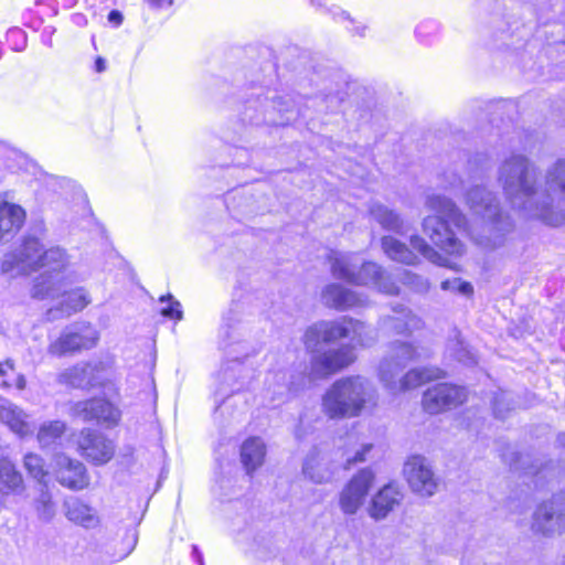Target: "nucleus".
<instances>
[{
	"label": "nucleus",
	"instance_id": "7",
	"mask_svg": "<svg viewBox=\"0 0 565 565\" xmlns=\"http://www.w3.org/2000/svg\"><path fill=\"white\" fill-rule=\"evenodd\" d=\"M428 356L427 350L415 347L411 342L394 341L388 345L387 355L380 363V379L383 383L394 385L396 377L401 375L408 363Z\"/></svg>",
	"mask_w": 565,
	"mask_h": 565
},
{
	"label": "nucleus",
	"instance_id": "54",
	"mask_svg": "<svg viewBox=\"0 0 565 565\" xmlns=\"http://www.w3.org/2000/svg\"><path fill=\"white\" fill-rule=\"evenodd\" d=\"M193 554L195 555L196 559H199V555H201V553L196 546H193Z\"/></svg>",
	"mask_w": 565,
	"mask_h": 565
},
{
	"label": "nucleus",
	"instance_id": "35",
	"mask_svg": "<svg viewBox=\"0 0 565 565\" xmlns=\"http://www.w3.org/2000/svg\"><path fill=\"white\" fill-rule=\"evenodd\" d=\"M23 466L28 473L36 479L39 482H43L46 470L44 469V460L36 454L29 452L24 456Z\"/></svg>",
	"mask_w": 565,
	"mask_h": 565
},
{
	"label": "nucleus",
	"instance_id": "13",
	"mask_svg": "<svg viewBox=\"0 0 565 565\" xmlns=\"http://www.w3.org/2000/svg\"><path fill=\"white\" fill-rule=\"evenodd\" d=\"M348 318L337 321H320L309 327L303 335L307 349L316 350L319 343H331L340 339L349 338Z\"/></svg>",
	"mask_w": 565,
	"mask_h": 565
},
{
	"label": "nucleus",
	"instance_id": "30",
	"mask_svg": "<svg viewBox=\"0 0 565 565\" xmlns=\"http://www.w3.org/2000/svg\"><path fill=\"white\" fill-rule=\"evenodd\" d=\"M349 338L358 345L371 347L377 340V333L374 328L352 318H348Z\"/></svg>",
	"mask_w": 565,
	"mask_h": 565
},
{
	"label": "nucleus",
	"instance_id": "43",
	"mask_svg": "<svg viewBox=\"0 0 565 565\" xmlns=\"http://www.w3.org/2000/svg\"><path fill=\"white\" fill-rule=\"evenodd\" d=\"M88 303H90V297L86 289H84V288L73 289V311H81Z\"/></svg>",
	"mask_w": 565,
	"mask_h": 565
},
{
	"label": "nucleus",
	"instance_id": "40",
	"mask_svg": "<svg viewBox=\"0 0 565 565\" xmlns=\"http://www.w3.org/2000/svg\"><path fill=\"white\" fill-rule=\"evenodd\" d=\"M89 482L86 467L82 462H73V490H82L88 487Z\"/></svg>",
	"mask_w": 565,
	"mask_h": 565
},
{
	"label": "nucleus",
	"instance_id": "6",
	"mask_svg": "<svg viewBox=\"0 0 565 565\" xmlns=\"http://www.w3.org/2000/svg\"><path fill=\"white\" fill-rule=\"evenodd\" d=\"M542 222L551 226L565 223V158L551 164L541 179Z\"/></svg>",
	"mask_w": 565,
	"mask_h": 565
},
{
	"label": "nucleus",
	"instance_id": "36",
	"mask_svg": "<svg viewBox=\"0 0 565 565\" xmlns=\"http://www.w3.org/2000/svg\"><path fill=\"white\" fill-rule=\"evenodd\" d=\"M71 351V331L65 329L61 335L54 340L49 347V353L53 356L61 358Z\"/></svg>",
	"mask_w": 565,
	"mask_h": 565
},
{
	"label": "nucleus",
	"instance_id": "45",
	"mask_svg": "<svg viewBox=\"0 0 565 565\" xmlns=\"http://www.w3.org/2000/svg\"><path fill=\"white\" fill-rule=\"evenodd\" d=\"M150 7L161 9L172 4L173 0H147Z\"/></svg>",
	"mask_w": 565,
	"mask_h": 565
},
{
	"label": "nucleus",
	"instance_id": "20",
	"mask_svg": "<svg viewBox=\"0 0 565 565\" xmlns=\"http://www.w3.org/2000/svg\"><path fill=\"white\" fill-rule=\"evenodd\" d=\"M444 376V371L438 367H415L403 376L396 377V384L384 383L391 391L399 392L416 388L426 382Z\"/></svg>",
	"mask_w": 565,
	"mask_h": 565
},
{
	"label": "nucleus",
	"instance_id": "31",
	"mask_svg": "<svg viewBox=\"0 0 565 565\" xmlns=\"http://www.w3.org/2000/svg\"><path fill=\"white\" fill-rule=\"evenodd\" d=\"M102 367L98 364L82 363L73 369V386L86 387L99 383Z\"/></svg>",
	"mask_w": 565,
	"mask_h": 565
},
{
	"label": "nucleus",
	"instance_id": "28",
	"mask_svg": "<svg viewBox=\"0 0 565 565\" xmlns=\"http://www.w3.org/2000/svg\"><path fill=\"white\" fill-rule=\"evenodd\" d=\"M409 243L413 249L417 250L424 258H426L430 263L441 267L454 269L456 271L459 270L456 263L451 262L446 256H443L433 246H430L422 236L412 235Z\"/></svg>",
	"mask_w": 565,
	"mask_h": 565
},
{
	"label": "nucleus",
	"instance_id": "9",
	"mask_svg": "<svg viewBox=\"0 0 565 565\" xmlns=\"http://www.w3.org/2000/svg\"><path fill=\"white\" fill-rule=\"evenodd\" d=\"M404 476L413 492L420 497H431L439 488V478L424 456H412L404 465Z\"/></svg>",
	"mask_w": 565,
	"mask_h": 565
},
{
	"label": "nucleus",
	"instance_id": "44",
	"mask_svg": "<svg viewBox=\"0 0 565 565\" xmlns=\"http://www.w3.org/2000/svg\"><path fill=\"white\" fill-rule=\"evenodd\" d=\"M372 449L371 444H365L362 446L360 450H358L353 457L348 456L347 458V465H355L358 462H363L365 460V454L369 452Z\"/></svg>",
	"mask_w": 565,
	"mask_h": 565
},
{
	"label": "nucleus",
	"instance_id": "23",
	"mask_svg": "<svg viewBox=\"0 0 565 565\" xmlns=\"http://www.w3.org/2000/svg\"><path fill=\"white\" fill-rule=\"evenodd\" d=\"M28 415L17 405L3 401L0 404V419L17 435L23 437L32 433L31 424L26 420Z\"/></svg>",
	"mask_w": 565,
	"mask_h": 565
},
{
	"label": "nucleus",
	"instance_id": "16",
	"mask_svg": "<svg viewBox=\"0 0 565 565\" xmlns=\"http://www.w3.org/2000/svg\"><path fill=\"white\" fill-rule=\"evenodd\" d=\"M322 302L337 310H348L356 307H364L367 299L358 292L339 284L326 286L321 292Z\"/></svg>",
	"mask_w": 565,
	"mask_h": 565
},
{
	"label": "nucleus",
	"instance_id": "50",
	"mask_svg": "<svg viewBox=\"0 0 565 565\" xmlns=\"http://www.w3.org/2000/svg\"><path fill=\"white\" fill-rule=\"evenodd\" d=\"M96 72L102 73L106 70V61L103 57H98L95 62Z\"/></svg>",
	"mask_w": 565,
	"mask_h": 565
},
{
	"label": "nucleus",
	"instance_id": "11",
	"mask_svg": "<svg viewBox=\"0 0 565 565\" xmlns=\"http://www.w3.org/2000/svg\"><path fill=\"white\" fill-rule=\"evenodd\" d=\"M467 398L463 387L447 383L429 387L423 396V407L429 414H438L461 405Z\"/></svg>",
	"mask_w": 565,
	"mask_h": 565
},
{
	"label": "nucleus",
	"instance_id": "49",
	"mask_svg": "<svg viewBox=\"0 0 565 565\" xmlns=\"http://www.w3.org/2000/svg\"><path fill=\"white\" fill-rule=\"evenodd\" d=\"M57 381L61 384L68 385L71 383V374L68 373V371L60 373L57 376Z\"/></svg>",
	"mask_w": 565,
	"mask_h": 565
},
{
	"label": "nucleus",
	"instance_id": "15",
	"mask_svg": "<svg viewBox=\"0 0 565 565\" xmlns=\"http://www.w3.org/2000/svg\"><path fill=\"white\" fill-rule=\"evenodd\" d=\"M73 411L83 416L85 420H96L107 426L116 425L120 418L118 408L103 398L77 403Z\"/></svg>",
	"mask_w": 565,
	"mask_h": 565
},
{
	"label": "nucleus",
	"instance_id": "53",
	"mask_svg": "<svg viewBox=\"0 0 565 565\" xmlns=\"http://www.w3.org/2000/svg\"><path fill=\"white\" fill-rule=\"evenodd\" d=\"M76 195H77L78 199L82 200L83 203H86V198H85V195L83 193L76 192Z\"/></svg>",
	"mask_w": 565,
	"mask_h": 565
},
{
	"label": "nucleus",
	"instance_id": "14",
	"mask_svg": "<svg viewBox=\"0 0 565 565\" xmlns=\"http://www.w3.org/2000/svg\"><path fill=\"white\" fill-rule=\"evenodd\" d=\"M355 354L352 348L342 347L317 355L312 362V372L318 376H328L352 364Z\"/></svg>",
	"mask_w": 565,
	"mask_h": 565
},
{
	"label": "nucleus",
	"instance_id": "17",
	"mask_svg": "<svg viewBox=\"0 0 565 565\" xmlns=\"http://www.w3.org/2000/svg\"><path fill=\"white\" fill-rule=\"evenodd\" d=\"M466 204L473 214L481 218L498 214L502 210L495 194L481 185H476L467 191Z\"/></svg>",
	"mask_w": 565,
	"mask_h": 565
},
{
	"label": "nucleus",
	"instance_id": "22",
	"mask_svg": "<svg viewBox=\"0 0 565 565\" xmlns=\"http://www.w3.org/2000/svg\"><path fill=\"white\" fill-rule=\"evenodd\" d=\"M302 473L310 481L321 484L331 480L333 469L327 459L315 449L307 455L302 466Z\"/></svg>",
	"mask_w": 565,
	"mask_h": 565
},
{
	"label": "nucleus",
	"instance_id": "46",
	"mask_svg": "<svg viewBox=\"0 0 565 565\" xmlns=\"http://www.w3.org/2000/svg\"><path fill=\"white\" fill-rule=\"evenodd\" d=\"M122 19V14L117 10H113L108 14V21L114 23L115 25L121 24Z\"/></svg>",
	"mask_w": 565,
	"mask_h": 565
},
{
	"label": "nucleus",
	"instance_id": "39",
	"mask_svg": "<svg viewBox=\"0 0 565 565\" xmlns=\"http://www.w3.org/2000/svg\"><path fill=\"white\" fill-rule=\"evenodd\" d=\"M160 302H169V306L161 309V315L170 318V319H177L181 320L183 317L182 310H181V303L173 298L172 295L168 294L164 296H161L159 298Z\"/></svg>",
	"mask_w": 565,
	"mask_h": 565
},
{
	"label": "nucleus",
	"instance_id": "5",
	"mask_svg": "<svg viewBox=\"0 0 565 565\" xmlns=\"http://www.w3.org/2000/svg\"><path fill=\"white\" fill-rule=\"evenodd\" d=\"M332 275L348 282L373 287L382 294L396 296L399 287L391 275L377 263L364 262L359 265L354 254L332 252L329 256Z\"/></svg>",
	"mask_w": 565,
	"mask_h": 565
},
{
	"label": "nucleus",
	"instance_id": "21",
	"mask_svg": "<svg viewBox=\"0 0 565 565\" xmlns=\"http://www.w3.org/2000/svg\"><path fill=\"white\" fill-rule=\"evenodd\" d=\"M24 220L25 212L21 206L0 200V243L14 235L22 227Z\"/></svg>",
	"mask_w": 565,
	"mask_h": 565
},
{
	"label": "nucleus",
	"instance_id": "10",
	"mask_svg": "<svg viewBox=\"0 0 565 565\" xmlns=\"http://www.w3.org/2000/svg\"><path fill=\"white\" fill-rule=\"evenodd\" d=\"M374 482V473L362 469L345 484L339 494V507L347 515H354L363 505Z\"/></svg>",
	"mask_w": 565,
	"mask_h": 565
},
{
	"label": "nucleus",
	"instance_id": "19",
	"mask_svg": "<svg viewBox=\"0 0 565 565\" xmlns=\"http://www.w3.org/2000/svg\"><path fill=\"white\" fill-rule=\"evenodd\" d=\"M403 494L392 484L383 487L373 498L369 507V515L376 520L385 519L397 505H399Z\"/></svg>",
	"mask_w": 565,
	"mask_h": 565
},
{
	"label": "nucleus",
	"instance_id": "37",
	"mask_svg": "<svg viewBox=\"0 0 565 565\" xmlns=\"http://www.w3.org/2000/svg\"><path fill=\"white\" fill-rule=\"evenodd\" d=\"M401 280L417 292H426L429 289V282L426 278L408 270L403 273Z\"/></svg>",
	"mask_w": 565,
	"mask_h": 565
},
{
	"label": "nucleus",
	"instance_id": "52",
	"mask_svg": "<svg viewBox=\"0 0 565 565\" xmlns=\"http://www.w3.org/2000/svg\"><path fill=\"white\" fill-rule=\"evenodd\" d=\"M26 381L23 375H18L15 386L19 390H23L25 387Z\"/></svg>",
	"mask_w": 565,
	"mask_h": 565
},
{
	"label": "nucleus",
	"instance_id": "48",
	"mask_svg": "<svg viewBox=\"0 0 565 565\" xmlns=\"http://www.w3.org/2000/svg\"><path fill=\"white\" fill-rule=\"evenodd\" d=\"M9 371H13V364L10 360H7L3 363H0V375L6 376Z\"/></svg>",
	"mask_w": 565,
	"mask_h": 565
},
{
	"label": "nucleus",
	"instance_id": "27",
	"mask_svg": "<svg viewBox=\"0 0 565 565\" xmlns=\"http://www.w3.org/2000/svg\"><path fill=\"white\" fill-rule=\"evenodd\" d=\"M381 245L384 254L394 262L405 265H416L418 263V257L413 249L393 236H383Z\"/></svg>",
	"mask_w": 565,
	"mask_h": 565
},
{
	"label": "nucleus",
	"instance_id": "29",
	"mask_svg": "<svg viewBox=\"0 0 565 565\" xmlns=\"http://www.w3.org/2000/svg\"><path fill=\"white\" fill-rule=\"evenodd\" d=\"M98 340L99 332L92 323L78 321L73 326V352L92 349Z\"/></svg>",
	"mask_w": 565,
	"mask_h": 565
},
{
	"label": "nucleus",
	"instance_id": "38",
	"mask_svg": "<svg viewBox=\"0 0 565 565\" xmlns=\"http://www.w3.org/2000/svg\"><path fill=\"white\" fill-rule=\"evenodd\" d=\"M440 287L443 290L455 291L468 297L473 294L472 285L468 281H462L460 278L444 280Z\"/></svg>",
	"mask_w": 565,
	"mask_h": 565
},
{
	"label": "nucleus",
	"instance_id": "55",
	"mask_svg": "<svg viewBox=\"0 0 565 565\" xmlns=\"http://www.w3.org/2000/svg\"><path fill=\"white\" fill-rule=\"evenodd\" d=\"M200 565H204L202 555H199V559H196Z\"/></svg>",
	"mask_w": 565,
	"mask_h": 565
},
{
	"label": "nucleus",
	"instance_id": "1",
	"mask_svg": "<svg viewBox=\"0 0 565 565\" xmlns=\"http://www.w3.org/2000/svg\"><path fill=\"white\" fill-rule=\"evenodd\" d=\"M428 210L439 215L426 216L422 228L431 243L448 255L460 257L465 254V245L450 230L449 223L467 232L471 241L480 248L492 252L503 247L514 231V222L503 210L492 216L482 218L480 226L468 227L466 215L450 199L431 194L426 198Z\"/></svg>",
	"mask_w": 565,
	"mask_h": 565
},
{
	"label": "nucleus",
	"instance_id": "25",
	"mask_svg": "<svg viewBox=\"0 0 565 565\" xmlns=\"http://www.w3.org/2000/svg\"><path fill=\"white\" fill-rule=\"evenodd\" d=\"M23 478L14 463L0 457V495L20 493L23 490Z\"/></svg>",
	"mask_w": 565,
	"mask_h": 565
},
{
	"label": "nucleus",
	"instance_id": "34",
	"mask_svg": "<svg viewBox=\"0 0 565 565\" xmlns=\"http://www.w3.org/2000/svg\"><path fill=\"white\" fill-rule=\"evenodd\" d=\"M448 351L452 356H455L459 362L472 365L477 363L475 354L469 350L468 345L460 339L459 335H456L448 343Z\"/></svg>",
	"mask_w": 565,
	"mask_h": 565
},
{
	"label": "nucleus",
	"instance_id": "41",
	"mask_svg": "<svg viewBox=\"0 0 565 565\" xmlns=\"http://www.w3.org/2000/svg\"><path fill=\"white\" fill-rule=\"evenodd\" d=\"M36 510L39 516L44 520H50L54 514L51 497L49 493L44 492L43 489H41V494L36 500Z\"/></svg>",
	"mask_w": 565,
	"mask_h": 565
},
{
	"label": "nucleus",
	"instance_id": "4",
	"mask_svg": "<svg viewBox=\"0 0 565 565\" xmlns=\"http://www.w3.org/2000/svg\"><path fill=\"white\" fill-rule=\"evenodd\" d=\"M374 403V388L362 376H347L337 380L323 394L322 413L331 419L351 418L361 415Z\"/></svg>",
	"mask_w": 565,
	"mask_h": 565
},
{
	"label": "nucleus",
	"instance_id": "32",
	"mask_svg": "<svg viewBox=\"0 0 565 565\" xmlns=\"http://www.w3.org/2000/svg\"><path fill=\"white\" fill-rule=\"evenodd\" d=\"M66 430V424L61 420H53L41 425L38 431V441L41 448H49L61 439Z\"/></svg>",
	"mask_w": 565,
	"mask_h": 565
},
{
	"label": "nucleus",
	"instance_id": "24",
	"mask_svg": "<svg viewBox=\"0 0 565 565\" xmlns=\"http://www.w3.org/2000/svg\"><path fill=\"white\" fill-rule=\"evenodd\" d=\"M265 456L266 446L260 438H248L241 447V460L248 475L264 463Z\"/></svg>",
	"mask_w": 565,
	"mask_h": 565
},
{
	"label": "nucleus",
	"instance_id": "2",
	"mask_svg": "<svg viewBox=\"0 0 565 565\" xmlns=\"http://www.w3.org/2000/svg\"><path fill=\"white\" fill-rule=\"evenodd\" d=\"M64 262L65 253L61 248L53 247L42 252L39 239L30 237L17 252L4 256L1 269L3 273L15 275L46 267L47 269L36 278L32 294L40 299L65 297L62 302L65 308L49 310V315L56 318L58 311L68 316L70 281L67 275L61 271L64 268Z\"/></svg>",
	"mask_w": 565,
	"mask_h": 565
},
{
	"label": "nucleus",
	"instance_id": "8",
	"mask_svg": "<svg viewBox=\"0 0 565 565\" xmlns=\"http://www.w3.org/2000/svg\"><path fill=\"white\" fill-rule=\"evenodd\" d=\"M531 529L543 535L559 534L565 531V491L554 494L536 508Z\"/></svg>",
	"mask_w": 565,
	"mask_h": 565
},
{
	"label": "nucleus",
	"instance_id": "42",
	"mask_svg": "<svg viewBox=\"0 0 565 565\" xmlns=\"http://www.w3.org/2000/svg\"><path fill=\"white\" fill-rule=\"evenodd\" d=\"M55 462L60 467V471H57L58 481L66 488H71V476L67 475L71 471V458L57 455Z\"/></svg>",
	"mask_w": 565,
	"mask_h": 565
},
{
	"label": "nucleus",
	"instance_id": "47",
	"mask_svg": "<svg viewBox=\"0 0 565 565\" xmlns=\"http://www.w3.org/2000/svg\"><path fill=\"white\" fill-rule=\"evenodd\" d=\"M462 184V180L457 177L456 174H452L451 175V180L449 181L447 188L450 189V190H456V189H459Z\"/></svg>",
	"mask_w": 565,
	"mask_h": 565
},
{
	"label": "nucleus",
	"instance_id": "26",
	"mask_svg": "<svg viewBox=\"0 0 565 565\" xmlns=\"http://www.w3.org/2000/svg\"><path fill=\"white\" fill-rule=\"evenodd\" d=\"M371 217L377 222L384 230L392 231L397 234H404L405 223L399 214L388 209L382 203L374 202L369 207Z\"/></svg>",
	"mask_w": 565,
	"mask_h": 565
},
{
	"label": "nucleus",
	"instance_id": "3",
	"mask_svg": "<svg viewBox=\"0 0 565 565\" xmlns=\"http://www.w3.org/2000/svg\"><path fill=\"white\" fill-rule=\"evenodd\" d=\"M497 181L513 210L526 218L542 222L541 179L530 158L521 153L509 154L498 168Z\"/></svg>",
	"mask_w": 565,
	"mask_h": 565
},
{
	"label": "nucleus",
	"instance_id": "12",
	"mask_svg": "<svg viewBox=\"0 0 565 565\" xmlns=\"http://www.w3.org/2000/svg\"><path fill=\"white\" fill-rule=\"evenodd\" d=\"M77 446L82 456L95 465L108 462L115 452L113 441L107 439L102 433L92 429L82 430Z\"/></svg>",
	"mask_w": 565,
	"mask_h": 565
},
{
	"label": "nucleus",
	"instance_id": "57",
	"mask_svg": "<svg viewBox=\"0 0 565 565\" xmlns=\"http://www.w3.org/2000/svg\"><path fill=\"white\" fill-rule=\"evenodd\" d=\"M65 516H67L68 519H71V518H70V511H67V512L65 513Z\"/></svg>",
	"mask_w": 565,
	"mask_h": 565
},
{
	"label": "nucleus",
	"instance_id": "33",
	"mask_svg": "<svg viewBox=\"0 0 565 565\" xmlns=\"http://www.w3.org/2000/svg\"><path fill=\"white\" fill-rule=\"evenodd\" d=\"M73 523L85 529H95L99 525V516L96 510L84 503L73 505Z\"/></svg>",
	"mask_w": 565,
	"mask_h": 565
},
{
	"label": "nucleus",
	"instance_id": "18",
	"mask_svg": "<svg viewBox=\"0 0 565 565\" xmlns=\"http://www.w3.org/2000/svg\"><path fill=\"white\" fill-rule=\"evenodd\" d=\"M392 310L393 316L381 319V324L385 329L396 334H405L423 328L422 319L405 306L396 305Z\"/></svg>",
	"mask_w": 565,
	"mask_h": 565
},
{
	"label": "nucleus",
	"instance_id": "56",
	"mask_svg": "<svg viewBox=\"0 0 565 565\" xmlns=\"http://www.w3.org/2000/svg\"><path fill=\"white\" fill-rule=\"evenodd\" d=\"M4 386H10V384L7 381H3Z\"/></svg>",
	"mask_w": 565,
	"mask_h": 565
},
{
	"label": "nucleus",
	"instance_id": "51",
	"mask_svg": "<svg viewBox=\"0 0 565 565\" xmlns=\"http://www.w3.org/2000/svg\"><path fill=\"white\" fill-rule=\"evenodd\" d=\"M500 404H501V398L500 397H495L494 403H493L494 413H495L497 416L503 417Z\"/></svg>",
	"mask_w": 565,
	"mask_h": 565
}]
</instances>
